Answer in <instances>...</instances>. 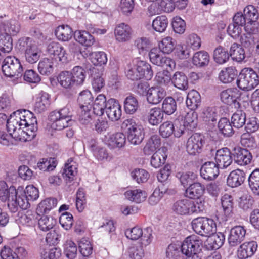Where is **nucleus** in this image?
Returning <instances> with one entry per match:
<instances>
[{
	"label": "nucleus",
	"instance_id": "nucleus-1",
	"mask_svg": "<svg viewBox=\"0 0 259 259\" xmlns=\"http://www.w3.org/2000/svg\"><path fill=\"white\" fill-rule=\"evenodd\" d=\"M7 128L15 141H29L36 136L37 120L32 112L18 110L7 120Z\"/></svg>",
	"mask_w": 259,
	"mask_h": 259
},
{
	"label": "nucleus",
	"instance_id": "nucleus-2",
	"mask_svg": "<svg viewBox=\"0 0 259 259\" xmlns=\"http://www.w3.org/2000/svg\"><path fill=\"white\" fill-rule=\"evenodd\" d=\"M125 74L128 79L137 81L144 76L150 79L153 73L151 65L147 62L135 59L129 62L125 67Z\"/></svg>",
	"mask_w": 259,
	"mask_h": 259
},
{
	"label": "nucleus",
	"instance_id": "nucleus-3",
	"mask_svg": "<svg viewBox=\"0 0 259 259\" xmlns=\"http://www.w3.org/2000/svg\"><path fill=\"white\" fill-rule=\"evenodd\" d=\"M72 117V113L68 106L51 112L49 116L51 128L61 130L71 126L74 123Z\"/></svg>",
	"mask_w": 259,
	"mask_h": 259
},
{
	"label": "nucleus",
	"instance_id": "nucleus-4",
	"mask_svg": "<svg viewBox=\"0 0 259 259\" xmlns=\"http://www.w3.org/2000/svg\"><path fill=\"white\" fill-rule=\"evenodd\" d=\"M258 83L259 76L251 68L242 69L236 80L237 87L243 91H250L254 89Z\"/></svg>",
	"mask_w": 259,
	"mask_h": 259
},
{
	"label": "nucleus",
	"instance_id": "nucleus-5",
	"mask_svg": "<svg viewBox=\"0 0 259 259\" xmlns=\"http://www.w3.org/2000/svg\"><path fill=\"white\" fill-rule=\"evenodd\" d=\"M122 128L127 131V139L131 144L137 145L141 143L144 138V132L135 119H125L122 124Z\"/></svg>",
	"mask_w": 259,
	"mask_h": 259
},
{
	"label": "nucleus",
	"instance_id": "nucleus-6",
	"mask_svg": "<svg viewBox=\"0 0 259 259\" xmlns=\"http://www.w3.org/2000/svg\"><path fill=\"white\" fill-rule=\"evenodd\" d=\"M202 241L199 237L191 235L187 237L182 242L181 246L182 253L188 257V259L198 258L196 255L201 251Z\"/></svg>",
	"mask_w": 259,
	"mask_h": 259
},
{
	"label": "nucleus",
	"instance_id": "nucleus-7",
	"mask_svg": "<svg viewBox=\"0 0 259 259\" xmlns=\"http://www.w3.org/2000/svg\"><path fill=\"white\" fill-rule=\"evenodd\" d=\"M192 227L196 233L205 237L210 236L217 231L214 221L211 219L205 217H199L194 219L192 221Z\"/></svg>",
	"mask_w": 259,
	"mask_h": 259
},
{
	"label": "nucleus",
	"instance_id": "nucleus-8",
	"mask_svg": "<svg viewBox=\"0 0 259 259\" xmlns=\"http://www.w3.org/2000/svg\"><path fill=\"white\" fill-rule=\"evenodd\" d=\"M19 45L25 48L24 56L25 60L30 64H34L39 59L41 51L29 37H22L19 40Z\"/></svg>",
	"mask_w": 259,
	"mask_h": 259
},
{
	"label": "nucleus",
	"instance_id": "nucleus-9",
	"mask_svg": "<svg viewBox=\"0 0 259 259\" xmlns=\"http://www.w3.org/2000/svg\"><path fill=\"white\" fill-rule=\"evenodd\" d=\"M2 70L4 74L8 77L21 76L23 69L19 59L14 56H7L3 62Z\"/></svg>",
	"mask_w": 259,
	"mask_h": 259
},
{
	"label": "nucleus",
	"instance_id": "nucleus-10",
	"mask_svg": "<svg viewBox=\"0 0 259 259\" xmlns=\"http://www.w3.org/2000/svg\"><path fill=\"white\" fill-rule=\"evenodd\" d=\"M205 144L204 137L198 133L191 135L186 143V151L192 155H196L201 153Z\"/></svg>",
	"mask_w": 259,
	"mask_h": 259
},
{
	"label": "nucleus",
	"instance_id": "nucleus-11",
	"mask_svg": "<svg viewBox=\"0 0 259 259\" xmlns=\"http://www.w3.org/2000/svg\"><path fill=\"white\" fill-rule=\"evenodd\" d=\"M16 191L17 194L15 197L8 203V207L12 213L18 211L19 208L26 209L30 205L28 198L24 193L23 189L19 187Z\"/></svg>",
	"mask_w": 259,
	"mask_h": 259
},
{
	"label": "nucleus",
	"instance_id": "nucleus-12",
	"mask_svg": "<svg viewBox=\"0 0 259 259\" xmlns=\"http://www.w3.org/2000/svg\"><path fill=\"white\" fill-rule=\"evenodd\" d=\"M246 230L242 226H236L232 228L229 231L228 241L229 245L232 247L237 246L245 239Z\"/></svg>",
	"mask_w": 259,
	"mask_h": 259
},
{
	"label": "nucleus",
	"instance_id": "nucleus-13",
	"mask_svg": "<svg viewBox=\"0 0 259 259\" xmlns=\"http://www.w3.org/2000/svg\"><path fill=\"white\" fill-rule=\"evenodd\" d=\"M215 161L219 168H226L232 163V154L228 148H223L216 151Z\"/></svg>",
	"mask_w": 259,
	"mask_h": 259
},
{
	"label": "nucleus",
	"instance_id": "nucleus-14",
	"mask_svg": "<svg viewBox=\"0 0 259 259\" xmlns=\"http://www.w3.org/2000/svg\"><path fill=\"white\" fill-rule=\"evenodd\" d=\"M105 112L111 121H117L120 119L122 115L121 106L115 99H110L107 101Z\"/></svg>",
	"mask_w": 259,
	"mask_h": 259
},
{
	"label": "nucleus",
	"instance_id": "nucleus-15",
	"mask_svg": "<svg viewBox=\"0 0 259 259\" xmlns=\"http://www.w3.org/2000/svg\"><path fill=\"white\" fill-rule=\"evenodd\" d=\"M258 247L256 241L245 242L240 245L237 251V256L239 259H246L251 257L257 251Z\"/></svg>",
	"mask_w": 259,
	"mask_h": 259
},
{
	"label": "nucleus",
	"instance_id": "nucleus-16",
	"mask_svg": "<svg viewBox=\"0 0 259 259\" xmlns=\"http://www.w3.org/2000/svg\"><path fill=\"white\" fill-rule=\"evenodd\" d=\"M116 40L119 42L130 41L133 36V30L131 26L124 23H121L116 26L114 30Z\"/></svg>",
	"mask_w": 259,
	"mask_h": 259
},
{
	"label": "nucleus",
	"instance_id": "nucleus-17",
	"mask_svg": "<svg viewBox=\"0 0 259 259\" xmlns=\"http://www.w3.org/2000/svg\"><path fill=\"white\" fill-rule=\"evenodd\" d=\"M175 9V5L172 0H160L157 4H152L148 7V11L150 15H153L160 13L162 11L169 13Z\"/></svg>",
	"mask_w": 259,
	"mask_h": 259
},
{
	"label": "nucleus",
	"instance_id": "nucleus-18",
	"mask_svg": "<svg viewBox=\"0 0 259 259\" xmlns=\"http://www.w3.org/2000/svg\"><path fill=\"white\" fill-rule=\"evenodd\" d=\"M104 140L105 143L111 149L122 148L126 143V137L123 133L120 132L113 134H108L105 136Z\"/></svg>",
	"mask_w": 259,
	"mask_h": 259
},
{
	"label": "nucleus",
	"instance_id": "nucleus-19",
	"mask_svg": "<svg viewBox=\"0 0 259 259\" xmlns=\"http://www.w3.org/2000/svg\"><path fill=\"white\" fill-rule=\"evenodd\" d=\"M233 155L235 162L240 165L248 164L252 158L251 154L248 150L240 147L234 148Z\"/></svg>",
	"mask_w": 259,
	"mask_h": 259
},
{
	"label": "nucleus",
	"instance_id": "nucleus-20",
	"mask_svg": "<svg viewBox=\"0 0 259 259\" xmlns=\"http://www.w3.org/2000/svg\"><path fill=\"white\" fill-rule=\"evenodd\" d=\"M146 95L149 103L156 105L164 99L166 95V92L160 87H152L148 90Z\"/></svg>",
	"mask_w": 259,
	"mask_h": 259
},
{
	"label": "nucleus",
	"instance_id": "nucleus-21",
	"mask_svg": "<svg viewBox=\"0 0 259 259\" xmlns=\"http://www.w3.org/2000/svg\"><path fill=\"white\" fill-rule=\"evenodd\" d=\"M200 172L204 179L212 180L219 174V167L213 162H207L201 166Z\"/></svg>",
	"mask_w": 259,
	"mask_h": 259
},
{
	"label": "nucleus",
	"instance_id": "nucleus-22",
	"mask_svg": "<svg viewBox=\"0 0 259 259\" xmlns=\"http://www.w3.org/2000/svg\"><path fill=\"white\" fill-rule=\"evenodd\" d=\"M191 200L188 199H180L175 202L172 206V210L179 215H191L193 214Z\"/></svg>",
	"mask_w": 259,
	"mask_h": 259
},
{
	"label": "nucleus",
	"instance_id": "nucleus-23",
	"mask_svg": "<svg viewBox=\"0 0 259 259\" xmlns=\"http://www.w3.org/2000/svg\"><path fill=\"white\" fill-rule=\"evenodd\" d=\"M50 104V100L49 94L41 92L36 95L33 109L35 112L41 113L48 109Z\"/></svg>",
	"mask_w": 259,
	"mask_h": 259
},
{
	"label": "nucleus",
	"instance_id": "nucleus-24",
	"mask_svg": "<svg viewBox=\"0 0 259 259\" xmlns=\"http://www.w3.org/2000/svg\"><path fill=\"white\" fill-rule=\"evenodd\" d=\"M220 96L222 101L225 104L231 105L234 103L238 107H240V103L237 102L239 91L236 88L227 89L221 92ZM236 107L235 105V107Z\"/></svg>",
	"mask_w": 259,
	"mask_h": 259
},
{
	"label": "nucleus",
	"instance_id": "nucleus-25",
	"mask_svg": "<svg viewBox=\"0 0 259 259\" xmlns=\"http://www.w3.org/2000/svg\"><path fill=\"white\" fill-rule=\"evenodd\" d=\"M206 246L208 250H214L220 248L223 244L225 240L224 234L218 232L207 236Z\"/></svg>",
	"mask_w": 259,
	"mask_h": 259
},
{
	"label": "nucleus",
	"instance_id": "nucleus-26",
	"mask_svg": "<svg viewBox=\"0 0 259 259\" xmlns=\"http://www.w3.org/2000/svg\"><path fill=\"white\" fill-rule=\"evenodd\" d=\"M205 191V186L198 182L191 184L185 190V196L192 199L199 198L202 196Z\"/></svg>",
	"mask_w": 259,
	"mask_h": 259
},
{
	"label": "nucleus",
	"instance_id": "nucleus-27",
	"mask_svg": "<svg viewBox=\"0 0 259 259\" xmlns=\"http://www.w3.org/2000/svg\"><path fill=\"white\" fill-rule=\"evenodd\" d=\"M16 194V189L14 186L11 185L9 187L4 181H0V200L2 201L6 202L8 200L9 202L15 197Z\"/></svg>",
	"mask_w": 259,
	"mask_h": 259
},
{
	"label": "nucleus",
	"instance_id": "nucleus-28",
	"mask_svg": "<svg viewBox=\"0 0 259 259\" xmlns=\"http://www.w3.org/2000/svg\"><path fill=\"white\" fill-rule=\"evenodd\" d=\"M37 214L38 217L37 218V227L40 231L47 232L53 228L56 224V220L52 217Z\"/></svg>",
	"mask_w": 259,
	"mask_h": 259
},
{
	"label": "nucleus",
	"instance_id": "nucleus-29",
	"mask_svg": "<svg viewBox=\"0 0 259 259\" xmlns=\"http://www.w3.org/2000/svg\"><path fill=\"white\" fill-rule=\"evenodd\" d=\"M245 178V174L243 170L240 169L233 170L228 177L227 184L232 188L237 187L243 183Z\"/></svg>",
	"mask_w": 259,
	"mask_h": 259
},
{
	"label": "nucleus",
	"instance_id": "nucleus-30",
	"mask_svg": "<svg viewBox=\"0 0 259 259\" xmlns=\"http://www.w3.org/2000/svg\"><path fill=\"white\" fill-rule=\"evenodd\" d=\"M124 196L128 200L136 203H140L146 200L147 194L144 190L136 189L127 190L124 193Z\"/></svg>",
	"mask_w": 259,
	"mask_h": 259
},
{
	"label": "nucleus",
	"instance_id": "nucleus-31",
	"mask_svg": "<svg viewBox=\"0 0 259 259\" xmlns=\"http://www.w3.org/2000/svg\"><path fill=\"white\" fill-rule=\"evenodd\" d=\"M164 113L161 109L154 107L149 110L146 115V119L151 125H157L163 119Z\"/></svg>",
	"mask_w": 259,
	"mask_h": 259
},
{
	"label": "nucleus",
	"instance_id": "nucleus-32",
	"mask_svg": "<svg viewBox=\"0 0 259 259\" xmlns=\"http://www.w3.org/2000/svg\"><path fill=\"white\" fill-rule=\"evenodd\" d=\"M54 68V60L53 58H45L41 60L37 66L39 72L42 75L51 74Z\"/></svg>",
	"mask_w": 259,
	"mask_h": 259
},
{
	"label": "nucleus",
	"instance_id": "nucleus-33",
	"mask_svg": "<svg viewBox=\"0 0 259 259\" xmlns=\"http://www.w3.org/2000/svg\"><path fill=\"white\" fill-rule=\"evenodd\" d=\"M237 74L235 67L232 66L226 67L220 72L219 79L224 83H229L234 80Z\"/></svg>",
	"mask_w": 259,
	"mask_h": 259
},
{
	"label": "nucleus",
	"instance_id": "nucleus-34",
	"mask_svg": "<svg viewBox=\"0 0 259 259\" xmlns=\"http://www.w3.org/2000/svg\"><path fill=\"white\" fill-rule=\"evenodd\" d=\"M77 174L75 163L72 159H69L65 164L62 176L66 183L71 182Z\"/></svg>",
	"mask_w": 259,
	"mask_h": 259
},
{
	"label": "nucleus",
	"instance_id": "nucleus-35",
	"mask_svg": "<svg viewBox=\"0 0 259 259\" xmlns=\"http://www.w3.org/2000/svg\"><path fill=\"white\" fill-rule=\"evenodd\" d=\"M74 38L77 42L85 47H90L95 42L94 37L86 31H75Z\"/></svg>",
	"mask_w": 259,
	"mask_h": 259
},
{
	"label": "nucleus",
	"instance_id": "nucleus-36",
	"mask_svg": "<svg viewBox=\"0 0 259 259\" xmlns=\"http://www.w3.org/2000/svg\"><path fill=\"white\" fill-rule=\"evenodd\" d=\"M161 145L160 138L157 135L152 136L147 141L143 148V152L145 155H149L155 151H157Z\"/></svg>",
	"mask_w": 259,
	"mask_h": 259
},
{
	"label": "nucleus",
	"instance_id": "nucleus-37",
	"mask_svg": "<svg viewBox=\"0 0 259 259\" xmlns=\"http://www.w3.org/2000/svg\"><path fill=\"white\" fill-rule=\"evenodd\" d=\"M201 103V97L199 93L196 90L190 91L187 97L186 104L191 110L196 109Z\"/></svg>",
	"mask_w": 259,
	"mask_h": 259
},
{
	"label": "nucleus",
	"instance_id": "nucleus-38",
	"mask_svg": "<svg viewBox=\"0 0 259 259\" xmlns=\"http://www.w3.org/2000/svg\"><path fill=\"white\" fill-rule=\"evenodd\" d=\"M93 96L90 91L84 90L80 93L77 101L79 108H92L93 103Z\"/></svg>",
	"mask_w": 259,
	"mask_h": 259
},
{
	"label": "nucleus",
	"instance_id": "nucleus-39",
	"mask_svg": "<svg viewBox=\"0 0 259 259\" xmlns=\"http://www.w3.org/2000/svg\"><path fill=\"white\" fill-rule=\"evenodd\" d=\"M70 73L74 81L75 86L82 85L86 77V71L84 69L79 66L74 67Z\"/></svg>",
	"mask_w": 259,
	"mask_h": 259
},
{
	"label": "nucleus",
	"instance_id": "nucleus-40",
	"mask_svg": "<svg viewBox=\"0 0 259 259\" xmlns=\"http://www.w3.org/2000/svg\"><path fill=\"white\" fill-rule=\"evenodd\" d=\"M55 34L57 39L62 41L69 40L72 36V29L68 25H60L57 27Z\"/></svg>",
	"mask_w": 259,
	"mask_h": 259
},
{
	"label": "nucleus",
	"instance_id": "nucleus-41",
	"mask_svg": "<svg viewBox=\"0 0 259 259\" xmlns=\"http://www.w3.org/2000/svg\"><path fill=\"white\" fill-rule=\"evenodd\" d=\"M107 106V101L106 97L103 94L99 95L95 100L93 106V111L95 114L99 116H102L104 112V110Z\"/></svg>",
	"mask_w": 259,
	"mask_h": 259
},
{
	"label": "nucleus",
	"instance_id": "nucleus-42",
	"mask_svg": "<svg viewBox=\"0 0 259 259\" xmlns=\"http://www.w3.org/2000/svg\"><path fill=\"white\" fill-rule=\"evenodd\" d=\"M70 71H64L60 72L57 77L59 84L64 89H71L75 87Z\"/></svg>",
	"mask_w": 259,
	"mask_h": 259
},
{
	"label": "nucleus",
	"instance_id": "nucleus-43",
	"mask_svg": "<svg viewBox=\"0 0 259 259\" xmlns=\"http://www.w3.org/2000/svg\"><path fill=\"white\" fill-rule=\"evenodd\" d=\"M171 82L175 87L180 90H187L188 87L187 77L181 72H176L173 75Z\"/></svg>",
	"mask_w": 259,
	"mask_h": 259
},
{
	"label": "nucleus",
	"instance_id": "nucleus-44",
	"mask_svg": "<svg viewBox=\"0 0 259 259\" xmlns=\"http://www.w3.org/2000/svg\"><path fill=\"white\" fill-rule=\"evenodd\" d=\"M130 175L132 179L139 184L146 182L150 177L149 172L142 168H135L131 171Z\"/></svg>",
	"mask_w": 259,
	"mask_h": 259
},
{
	"label": "nucleus",
	"instance_id": "nucleus-45",
	"mask_svg": "<svg viewBox=\"0 0 259 259\" xmlns=\"http://www.w3.org/2000/svg\"><path fill=\"white\" fill-rule=\"evenodd\" d=\"M57 200L54 198H49L42 201L36 208L37 213H46L56 206Z\"/></svg>",
	"mask_w": 259,
	"mask_h": 259
},
{
	"label": "nucleus",
	"instance_id": "nucleus-46",
	"mask_svg": "<svg viewBox=\"0 0 259 259\" xmlns=\"http://www.w3.org/2000/svg\"><path fill=\"white\" fill-rule=\"evenodd\" d=\"M229 56L233 60L240 62L245 58V51L240 45L234 43L230 48Z\"/></svg>",
	"mask_w": 259,
	"mask_h": 259
},
{
	"label": "nucleus",
	"instance_id": "nucleus-47",
	"mask_svg": "<svg viewBox=\"0 0 259 259\" xmlns=\"http://www.w3.org/2000/svg\"><path fill=\"white\" fill-rule=\"evenodd\" d=\"M167 155L163 149H158L156 151L151 158V165L157 168L161 166L165 162Z\"/></svg>",
	"mask_w": 259,
	"mask_h": 259
},
{
	"label": "nucleus",
	"instance_id": "nucleus-48",
	"mask_svg": "<svg viewBox=\"0 0 259 259\" xmlns=\"http://www.w3.org/2000/svg\"><path fill=\"white\" fill-rule=\"evenodd\" d=\"M218 127L219 131L225 136L230 137L234 133L232 123L227 118H221L218 122Z\"/></svg>",
	"mask_w": 259,
	"mask_h": 259
},
{
	"label": "nucleus",
	"instance_id": "nucleus-49",
	"mask_svg": "<svg viewBox=\"0 0 259 259\" xmlns=\"http://www.w3.org/2000/svg\"><path fill=\"white\" fill-rule=\"evenodd\" d=\"M183 125L189 130L193 131L197 125V114L194 110H191L185 115Z\"/></svg>",
	"mask_w": 259,
	"mask_h": 259
},
{
	"label": "nucleus",
	"instance_id": "nucleus-50",
	"mask_svg": "<svg viewBox=\"0 0 259 259\" xmlns=\"http://www.w3.org/2000/svg\"><path fill=\"white\" fill-rule=\"evenodd\" d=\"M177 107L175 99L171 97H167L163 100L161 110L163 111V113L170 115L176 111Z\"/></svg>",
	"mask_w": 259,
	"mask_h": 259
},
{
	"label": "nucleus",
	"instance_id": "nucleus-51",
	"mask_svg": "<svg viewBox=\"0 0 259 259\" xmlns=\"http://www.w3.org/2000/svg\"><path fill=\"white\" fill-rule=\"evenodd\" d=\"M168 24V21L166 16L162 15L157 16L152 22L153 29L159 33L165 31Z\"/></svg>",
	"mask_w": 259,
	"mask_h": 259
},
{
	"label": "nucleus",
	"instance_id": "nucleus-52",
	"mask_svg": "<svg viewBox=\"0 0 259 259\" xmlns=\"http://www.w3.org/2000/svg\"><path fill=\"white\" fill-rule=\"evenodd\" d=\"M41 259H58L61 255V250L55 247L41 248L40 250Z\"/></svg>",
	"mask_w": 259,
	"mask_h": 259
},
{
	"label": "nucleus",
	"instance_id": "nucleus-53",
	"mask_svg": "<svg viewBox=\"0 0 259 259\" xmlns=\"http://www.w3.org/2000/svg\"><path fill=\"white\" fill-rule=\"evenodd\" d=\"M21 26L19 22L15 20H10L6 22L4 28L5 34L15 36L20 31Z\"/></svg>",
	"mask_w": 259,
	"mask_h": 259
},
{
	"label": "nucleus",
	"instance_id": "nucleus-54",
	"mask_svg": "<svg viewBox=\"0 0 259 259\" xmlns=\"http://www.w3.org/2000/svg\"><path fill=\"white\" fill-rule=\"evenodd\" d=\"M36 214L31 210L27 211L25 214H22L19 218V222L22 225L33 226L36 223Z\"/></svg>",
	"mask_w": 259,
	"mask_h": 259
},
{
	"label": "nucleus",
	"instance_id": "nucleus-55",
	"mask_svg": "<svg viewBox=\"0 0 259 259\" xmlns=\"http://www.w3.org/2000/svg\"><path fill=\"white\" fill-rule=\"evenodd\" d=\"M249 185L253 193L259 195V169L253 170L248 179Z\"/></svg>",
	"mask_w": 259,
	"mask_h": 259
},
{
	"label": "nucleus",
	"instance_id": "nucleus-56",
	"mask_svg": "<svg viewBox=\"0 0 259 259\" xmlns=\"http://www.w3.org/2000/svg\"><path fill=\"white\" fill-rule=\"evenodd\" d=\"M209 61L208 54L204 51H199L193 56V62L197 66L202 67L208 64Z\"/></svg>",
	"mask_w": 259,
	"mask_h": 259
},
{
	"label": "nucleus",
	"instance_id": "nucleus-57",
	"mask_svg": "<svg viewBox=\"0 0 259 259\" xmlns=\"http://www.w3.org/2000/svg\"><path fill=\"white\" fill-rule=\"evenodd\" d=\"M124 109L128 114H133L137 110L139 104L136 97L132 95L127 96L124 102Z\"/></svg>",
	"mask_w": 259,
	"mask_h": 259
},
{
	"label": "nucleus",
	"instance_id": "nucleus-58",
	"mask_svg": "<svg viewBox=\"0 0 259 259\" xmlns=\"http://www.w3.org/2000/svg\"><path fill=\"white\" fill-rule=\"evenodd\" d=\"M79 251L82 256H89L93 252V246L90 241L86 238H82L78 243Z\"/></svg>",
	"mask_w": 259,
	"mask_h": 259
},
{
	"label": "nucleus",
	"instance_id": "nucleus-59",
	"mask_svg": "<svg viewBox=\"0 0 259 259\" xmlns=\"http://www.w3.org/2000/svg\"><path fill=\"white\" fill-rule=\"evenodd\" d=\"M92 120V108H79L78 113V121L83 125H88L91 123Z\"/></svg>",
	"mask_w": 259,
	"mask_h": 259
},
{
	"label": "nucleus",
	"instance_id": "nucleus-60",
	"mask_svg": "<svg viewBox=\"0 0 259 259\" xmlns=\"http://www.w3.org/2000/svg\"><path fill=\"white\" fill-rule=\"evenodd\" d=\"M13 48L12 39L8 34L0 35V50L4 53L10 52Z\"/></svg>",
	"mask_w": 259,
	"mask_h": 259
},
{
	"label": "nucleus",
	"instance_id": "nucleus-61",
	"mask_svg": "<svg viewBox=\"0 0 259 259\" xmlns=\"http://www.w3.org/2000/svg\"><path fill=\"white\" fill-rule=\"evenodd\" d=\"M177 178L184 187L191 184L196 178V175L192 172H179L176 174Z\"/></svg>",
	"mask_w": 259,
	"mask_h": 259
},
{
	"label": "nucleus",
	"instance_id": "nucleus-62",
	"mask_svg": "<svg viewBox=\"0 0 259 259\" xmlns=\"http://www.w3.org/2000/svg\"><path fill=\"white\" fill-rule=\"evenodd\" d=\"M175 42L171 37L163 38L159 44V48L164 53L169 54L174 49Z\"/></svg>",
	"mask_w": 259,
	"mask_h": 259
},
{
	"label": "nucleus",
	"instance_id": "nucleus-63",
	"mask_svg": "<svg viewBox=\"0 0 259 259\" xmlns=\"http://www.w3.org/2000/svg\"><path fill=\"white\" fill-rule=\"evenodd\" d=\"M56 166V161L54 158H42L37 163L38 168L42 171H52Z\"/></svg>",
	"mask_w": 259,
	"mask_h": 259
},
{
	"label": "nucleus",
	"instance_id": "nucleus-64",
	"mask_svg": "<svg viewBox=\"0 0 259 259\" xmlns=\"http://www.w3.org/2000/svg\"><path fill=\"white\" fill-rule=\"evenodd\" d=\"M232 123L237 128L242 127L246 121V114L242 110H237L234 113L231 118Z\"/></svg>",
	"mask_w": 259,
	"mask_h": 259
}]
</instances>
